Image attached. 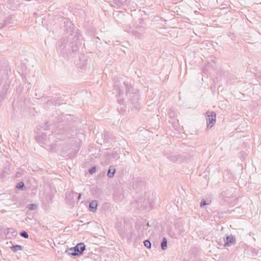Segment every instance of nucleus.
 Returning a JSON list of instances; mask_svg holds the SVG:
<instances>
[{
  "mask_svg": "<svg viewBox=\"0 0 261 261\" xmlns=\"http://www.w3.org/2000/svg\"><path fill=\"white\" fill-rule=\"evenodd\" d=\"M205 118L208 128H212L216 121V116L215 112L208 111L205 114Z\"/></svg>",
  "mask_w": 261,
  "mask_h": 261,
  "instance_id": "nucleus-1",
  "label": "nucleus"
},
{
  "mask_svg": "<svg viewBox=\"0 0 261 261\" xmlns=\"http://www.w3.org/2000/svg\"><path fill=\"white\" fill-rule=\"evenodd\" d=\"M236 243V238L234 236L230 235L226 237V241L225 242L224 246L228 247L234 245Z\"/></svg>",
  "mask_w": 261,
  "mask_h": 261,
  "instance_id": "nucleus-2",
  "label": "nucleus"
},
{
  "mask_svg": "<svg viewBox=\"0 0 261 261\" xmlns=\"http://www.w3.org/2000/svg\"><path fill=\"white\" fill-rule=\"evenodd\" d=\"M76 253H77V255L81 254L85 249V245L84 243L77 244L75 247H74Z\"/></svg>",
  "mask_w": 261,
  "mask_h": 261,
  "instance_id": "nucleus-3",
  "label": "nucleus"
},
{
  "mask_svg": "<svg viewBox=\"0 0 261 261\" xmlns=\"http://www.w3.org/2000/svg\"><path fill=\"white\" fill-rule=\"evenodd\" d=\"M97 203L96 200L92 201L89 204L90 211L95 212L97 210Z\"/></svg>",
  "mask_w": 261,
  "mask_h": 261,
  "instance_id": "nucleus-4",
  "label": "nucleus"
},
{
  "mask_svg": "<svg viewBox=\"0 0 261 261\" xmlns=\"http://www.w3.org/2000/svg\"><path fill=\"white\" fill-rule=\"evenodd\" d=\"M115 172V167L113 166H111L109 167V170L108 172V174H107L108 176L110 178L113 177Z\"/></svg>",
  "mask_w": 261,
  "mask_h": 261,
  "instance_id": "nucleus-5",
  "label": "nucleus"
},
{
  "mask_svg": "<svg viewBox=\"0 0 261 261\" xmlns=\"http://www.w3.org/2000/svg\"><path fill=\"white\" fill-rule=\"evenodd\" d=\"M211 202V199L210 198H207L206 199H202L201 203L200 206L201 207H203L205 205H208Z\"/></svg>",
  "mask_w": 261,
  "mask_h": 261,
  "instance_id": "nucleus-6",
  "label": "nucleus"
},
{
  "mask_svg": "<svg viewBox=\"0 0 261 261\" xmlns=\"http://www.w3.org/2000/svg\"><path fill=\"white\" fill-rule=\"evenodd\" d=\"M12 251L14 252H16L18 250H22V247L20 245H15L11 247Z\"/></svg>",
  "mask_w": 261,
  "mask_h": 261,
  "instance_id": "nucleus-7",
  "label": "nucleus"
},
{
  "mask_svg": "<svg viewBox=\"0 0 261 261\" xmlns=\"http://www.w3.org/2000/svg\"><path fill=\"white\" fill-rule=\"evenodd\" d=\"M68 254L71 255H77V253H76L74 248H71L67 251Z\"/></svg>",
  "mask_w": 261,
  "mask_h": 261,
  "instance_id": "nucleus-8",
  "label": "nucleus"
},
{
  "mask_svg": "<svg viewBox=\"0 0 261 261\" xmlns=\"http://www.w3.org/2000/svg\"><path fill=\"white\" fill-rule=\"evenodd\" d=\"M167 240L165 238L163 239V241L161 243V247L163 250H165L167 248Z\"/></svg>",
  "mask_w": 261,
  "mask_h": 261,
  "instance_id": "nucleus-9",
  "label": "nucleus"
},
{
  "mask_svg": "<svg viewBox=\"0 0 261 261\" xmlns=\"http://www.w3.org/2000/svg\"><path fill=\"white\" fill-rule=\"evenodd\" d=\"M144 245L146 247H147L148 248H151V244L150 242L148 240L144 241Z\"/></svg>",
  "mask_w": 261,
  "mask_h": 261,
  "instance_id": "nucleus-10",
  "label": "nucleus"
},
{
  "mask_svg": "<svg viewBox=\"0 0 261 261\" xmlns=\"http://www.w3.org/2000/svg\"><path fill=\"white\" fill-rule=\"evenodd\" d=\"M16 188L18 189H22L24 187V184L22 181H20L16 185Z\"/></svg>",
  "mask_w": 261,
  "mask_h": 261,
  "instance_id": "nucleus-11",
  "label": "nucleus"
},
{
  "mask_svg": "<svg viewBox=\"0 0 261 261\" xmlns=\"http://www.w3.org/2000/svg\"><path fill=\"white\" fill-rule=\"evenodd\" d=\"M20 235L24 238H29V234H28V233L26 232V231H22L20 233Z\"/></svg>",
  "mask_w": 261,
  "mask_h": 261,
  "instance_id": "nucleus-12",
  "label": "nucleus"
},
{
  "mask_svg": "<svg viewBox=\"0 0 261 261\" xmlns=\"http://www.w3.org/2000/svg\"><path fill=\"white\" fill-rule=\"evenodd\" d=\"M36 205L34 204H30L28 205V208L30 210H33L36 208Z\"/></svg>",
  "mask_w": 261,
  "mask_h": 261,
  "instance_id": "nucleus-13",
  "label": "nucleus"
},
{
  "mask_svg": "<svg viewBox=\"0 0 261 261\" xmlns=\"http://www.w3.org/2000/svg\"><path fill=\"white\" fill-rule=\"evenodd\" d=\"M95 172H96V167H92L91 169H90L89 170V173L90 174H93Z\"/></svg>",
  "mask_w": 261,
  "mask_h": 261,
  "instance_id": "nucleus-14",
  "label": "nucleus"
},
{
  "mask_svg": "<svg viewBox=\"0 0 261 261\" xmlns=\"http://www.w3.org/2000/svg\"><path fill=\"white\" fill-rule=\"evenodd\" d=\"M173 114H174V113H173V112H170L169 113V115H170V116H172V115H173Z\"/></svg>",
  "mask_w": 261,
  "mask_h": 261,
  "instance_id": "nucleus-15",
  "label": "nucleus"
},
{
  "mask_svg": "<svg viewBox=\"0 0 261 261\" xmlns=\"http://www.w3.org/2000/svg\"><path fill=\"white\" fill-rule=\"evenodd\" d=\"M40 137H41L40 136H38V137H37L36 138V140H38V141H39V140H40Z\"/></svg>",
  "mask_w": 261,
  "mask_h": 261,
  "instance_id": "nucleus-16",
  "label": "nucleus"
},
{
  "mask_svg": "<svg viewBox=\"0 0 261 261\" xmlns=\"http://www.w3.org/2000/svg\"><path fill=\"white\" fill-rule=\"evenodd\" d=\"M81 196V194H80V195H79V197H78V199H80V198Z\"/></svg>",
  "mask_w": 261,
  "mask_h": 261,
  "instance_id": "nucleus-17",
  "label": "nucleus"
},
{
  "mask_svg": "<svg viewBox=\"0 0 261 261\" xmlns=\"http://www.w3.org/2000/svg\"><path fill=\"white\" fill-rule=\"evenodd\" d=\"M120 91H121V90L119 89V93H120Z\"/></svg>",
  "mask_w": 261,
  "mask_h": 261,
  "instance_id": "nucleus-18",
  "label": "nucleus"
}]
</instances>
